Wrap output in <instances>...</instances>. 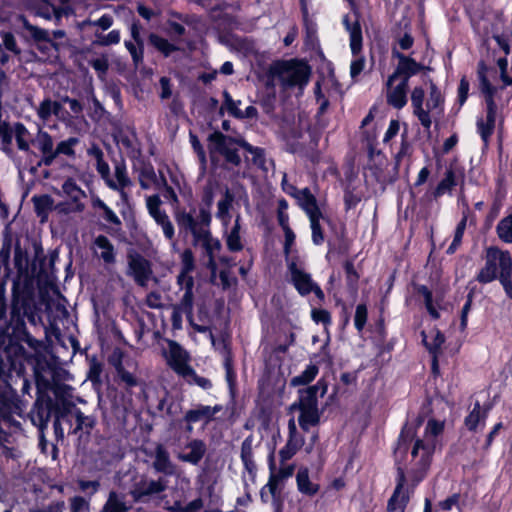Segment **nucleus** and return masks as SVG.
<instances>
[{"instance_id":"nucleus-61","label":"nucleus","mask_w":512,"mask_h":512,"mask_svg":"<svg viewBox=\"0 0 512 512\" xmlns=\"http://www.w3.org/2000/svg\"><path fill=\"white\" fill-rule=\"evenodd\" d=\"M285 481V479L279 478V476L275 475L273 472H270L269 481L265 487H267L272 496L276 498L280 496Z\"/></svg>"},{"instance_id":"nucleus-42","label":"nucleus","mask_w":512,"mask_h":512,"mask_svg":"<svg viewBox=\"0 0 512 512\" xmlns=\"http://www.w3.org/2000/svg\"><path fill=\"white\" fill-rule=\"evenodd\" d=\"M14 139L19 150L24 152L30 150L31 134L22 123L14 124Z\"/></svg>"},{"instance_id":"nucleus-40","label":"nucleus","mask_w":512,"mask_h":512,"mask_svg":"<svg viewBox=\"0 0 512 512\" xmlns=\"http://www.w3.org/2000/svg\"><path fill=\"white\" fill-rule=\"evenodd\" d=\"M226 245L229 251L239 252L243 249L242 238L240 235V217L235 220L234 226L226 234Z\"/></svg>"},{"instance_id":"nucleus-50","label":"nucleus","mask_w":512,"mask_h":512,"mask_svg":"<svg viewBox=\"0 0 512 512\" xmlns=\"http://www.w3.org/2000/svg\"><path fill=\"white\" fill-rule=\"evenodd\" d=\"M312 230V240L316 245H320L324 242V234L320 221L325 220L323 213H318L313 216H309Z\"/></svg>"},{"instance_id":"nucleus-35","label":"nucleus","mask_w":512,"mask_h":512,"mask_svg":"<svg viewBox=\"0 0 512 512\" xmlns=\"http://www.w3.org/2000/svg\"><path fill=\"white\" fill-rule=\"evenodd\" d=\"M23 27L30 34V36L41 44L38 45L39 49L47 48L49 45L55 46L50 38V34L47 30L41 29L37 26L30 24L26 19L23 18Z\"/></svg>"},{"instance_id":"nucleus-27","label":"nucleus","mask_w":512,"mask_h":512,"mask_svg":"<svg viewBox=\"0 0 512 512\" xmlns=\"http://www.w3.org/2000/svg\"><path fill=\"white\" fill-rule=\"evenodd\" d=\"M489 407H481L479 402L474 404L473 409L465 418V426L471 432L482 430L485 426L489 413Z\"/></svg>"},{"instance_id":"nucleus-41","label":"nucleus","mask_w":512,"mask_h":512,"mask_svg":"<svg viewBox=\"0 0 512 512\" xmlns=\"http://www.w3.org/2000/svg\"><path fill=\"white\" fill-rule=\"evenodd\" d=\"M268 465L270 472H273L275 475L279 476V478H283L285 480L290 478L295 470V465L289 462L279 461V467H276L273 452L268 457Z\"/></svg>"},{"instance_id":"nucleus-34","label":"nucleus","mask_w":512,"mask_h":512,"mask_svg":"<svg viewBox=\"0 0 512 512\" xmlns=\"http://www.w3.org/2000/svg\"><path fill=\"white\" fill-rule=\"evenodd\" d=\"M32 202L34 204V210L41 222H45L48 219L49 213L54 210V201L49 195L33 196Z\"/></svg>"},{"instance_id":"nucleus-5","label":"nucleus","mask_w":512,"mask_h":512,"mask_svg":"<svg viewBox=\"0 0 512 512\" xmlns=\"http://www.w3.org/2000/svg\"><path fill=\"white\" fill-rule=\"evenodd\" d=\"M174 218L179 232L185 236L191 235L192 239L210 230L212 220L211 212L207 207H177L174 211Z\"/></svg>"},{"instance_id":"nucleus-24","label":"nucleus","mask_w":512,"mask_h":512,"mask_svg":"<svg viewBox=\"0 0 512 512\" xmlns=\"http://www.w3.org/2000/svg\"><path fill=\"white\" fill-rule=\"evenodd\" d=\"M35 145L41 153L40 163L51 166L55 161V148L52 136L40 130L35 139Z\"/></svg>"},{"instance_id":"nucleus-57","label":"nucleus","mask_w":512,"mask_h":512,"mask_svg":"<svg viewBox=\"0 0 512 512\" xmlns=\"http://www.w3.org/2000/svg\"><path fill=\"white\" fill-rule=\"evenodd\" d=\"M14 266L18 271L19 275H22L27 271L28 268V257L19 245L16 246L14 251Z\"/></svg>"},{"instance_id":"nucleus-37","label":"nucleus","mask_w":512,"mask_h":512,"mask_svg":"<svg viewBox=\"0 0 512 512\" xmlns=\"http://www.w3.org/2000/svg\"><path fill=\"white\" fill-rule=\"evenodd\" d=\"M443 97L440 90L434 83L430 85L429 98L426 102L425 111H429V116L432 118L436 114H441L443 111L442 108Z\"/></svg>"},{"instance_id":"nucleus-63","label":"nucleus","mask_w":512,"mask_h":512,"mask_svg":"<svg viewBox=\"0 0 512 512\" xmlns=\"http://www.w3.org/2000/svg\"><path fill=\"white\" fill-rule=\"evenodd\" d=\"M89 64L97 72L99 78L103 79L107 73L109 64L106 56L97 57L89 60Z\"/></svg>"},{"instance_id":"nucleus-25","label":"nucleus","mask_w":512,"mask_h":512,"mask_svg":"<svg viewBox=\"0 0 512 512\" xmlns=\"http://www.w3.org/2000/svg\"><path fill=\"white\" fill-rule=\"evenodd\" d=\"M459 172L456 168L450 167L446 170L444 178L439 182L436 188L425 194L428 200L437 199L447 192H450L453 187L458 184Z\"/></svg>"},{"instance_id":"nucleus-7","label":"nucleus","mask_w":512,"mask_h":512,"mask_svg":"<svg viewBox=\"0 0 512 512\" xmlns=\"http://www.w3.org/2000/svg\"><path fill=\"white\" fill-rule=\"evenodd\" d=\"M288 270L291 282L301 296H307L310 293H314L320 302L324 301L325 295L323 290L316 282L313 281L311 274L305 270L301 262L292 258L288 261Z\"/></svg>"},{"instance_id":"nucleus-13","label":"nucleus","mask_w":512,"mask_h":512,"mask_svg":"<svg viewBox=\"0 0 512 512\" xmlns=\"http://www.w3.org/2000/svg\"><path fill=\"white\" fill-rule=\"evenodd\" d=\"M105 184L120 194L123 203L127 204L129 202V190L133 186V182L128 175L127 167L123 161L115 163L113 175L110 174Z\"/></svg>"},{"instance_id":"nucleus-62","label":"nucleus","mask_w":512,"mask_h":512,"mask_svg":"<svg viewBox=\"0 0 512 512\" xmlns=\"http://www.w3.org/2000/svg\"><path fill=\"white\" fill-rule=\"evenodd\" d=\"M96 43L101 46H109L118 44L120 41V32L118 30H112L108 34H96Z\"/></svg>"},{"instance_id":"nucleus-10","label":"nucleus","mask_w":512,"mask_h":512,"mask_svg":"<svg viewBox=\"0 0 512 512\" xmlns=\"http://www.w3.org/2000/svg\"><path fill=\"white\" fill-rule=\"evenodd\" d=\"M343 22L350 36V47L354 56L351 62L350 73L351 77L355 79L360 75L365 66L364 57L359 55V52L362 48V30L357 20L350 22L348 15L344 17Z\"/></svg>"},{"instance_id":"nucleus-48","label":"nucleus","mask_w":512,"mask_h":512,"mask_svg":"<svg viewBox=\"0 0 512 512\" xmlns=\"http://www.w3.org/2000/svg\"><path fill=\"white\" fill-rule=\"evenodd\" d=\"M79 144L77 137H70L66 140L59 142L55 148V158L58 155H65L69 158H75V146Z\"/></svg>"},{"instance_id":"nucleus-2","label":"nucleus","mask_w":512,"mask_h":512,"mask_svg":"<svg viewBox=\"0 0 512 512\" xmlns=\"http://www.w3.org/2000/svg\"><path fill=\"white\" fill-rule=\"evenodd\" d=\"M243 139H236L216 131L208 137V152L211 162L215 166L233 169L241 164L239 147L242 148Z\"/></svg>"},{"instance_id":"nucleus-45","label":"nucleus","mask_w":512,"mask_h":512,"mask_svg":"<svg viewBox=\"0 0 512 512\" xmlns=\"http://www.w3.org/2000/svg\"><path fill=\"white\" fill-rule=\"evenodd\" d=\"M149 41L151 45L155 47L159 52H161L165 57L170 56L173 52L178 50L176 45L170 43L167 39L156 34H151Z\"/></svg>"},{"instance_id":"nucleus-17","label":"nucleus","mask_w":512,"mask_h":512,"mask_svg":"<svg viewBox=\"0 0 512 512\" xmlns=\"http://www.w3.org/2000/svg\"><path fill=\"white\" fill-rule=\"evenodd\" d=\"M222 410L221 405L209 406L203 404H196L191 409L187 410L184 414L183 421L189 423H202L207 426L214 420L215 415Z\"/></svg>"},{"instance_id":"nucleus-52","label":"nucleus","mask_w":512,"mask_h":512,"mask_svg":"<svg viewBox=\"0 0 512 512\" xmlns=\"http://www.w3.org/2000/svg\"><path fill=\"white\" fill-rule=\"evenodd\" d=\"M466 224H467V217L463 216L461 221L456 226V229H455V232H454L453 241H452V243L450 244V246L447 249V253L448 254L455 253L456 250L460 247V245L462 243V238H463V235H464V231L466 229Z\"/></svg>"},{"instance_id":"nucleus-36","label":"nucleus","mask_w":512,"mask_h":512,"mask_svg":"<svg viewBox=\"0 0 512 512\" xmlns=\"http://www.w3.org/2000/svg\"><path fill=\"white\" fill-rule=\"evenodd\" d=\"M14 125L0 122V141L2 151L9 157L14 156L13 149Z\"/></svg>"},{"instance_id":"nucleus-11","label":"nucleus","mask_w":512,"mask_h":512,"mask_svg":"<svg viewBox=\"0 0 512 512\" xmlns=\"http://www.w3.org/2000/svg\"><path fill=\"white\" fill-rule=\"evenodd\" d=\"M167 486L168 481L164 477H159L154 480L145 476H140L133 483L130 494L134 501L144 502L147 498L165 491Z\"/></svg>"},{"instance_id":"nucleus-18","label":"nucleus","mask_w":512,"mask_h":512,"mask_svg":"<svg viewBox=\"0 0 512 512\" xmlns=\"http://www.w3.org/2000/svg\"><path fill=\"white\" fill-rule=\"evenodd\" d=\"M392 57L397 59L398 63L391 75L405 79L406 82H409V79L418 74L423 68V66L413 58L404 55L396 49L392 50Z\"/></svg>"},{"instance_id":"nucleus-47","label":"nucleus","mask_w":512,"mask_h":512,"mask_svg":"<svg viewBox=\"0 0 512 512\" xmlns=\"http://www.w3.org/2000/svg\"><path fill=\"white\" fill-rule=\"evenodd\" d=\"M496 232L500 240L505 243H512V214L498 222Z\"/></svg>"},{"instance_id":"nucleus-22","label":"nucleus","mask_w":512,"mask_h":512,"mask_svg":"<svg viewBox=\"0 0 512 512\" xmlns=\"http://www.w3.org/2000/svg\"><path fill=\"white\" fill-rule=\"evenodd\" d=\"M193 292L184 291V294L180 302L173 307L171 313L172 326L175 329L182 327V317L186 315L187 318L191 319L193 316Z\"/></svg>"},{"instance_id":"nucleus-30","label":"nucleus","mask_w":512,"mask_h":512,"mask_svg":"<svg viewBox=\"0 0 512 512\" xmlns=\"http://www.w3.org/2000/svg\"><path fill=\"white\" fill-rule=\"evenodd\" d=\"M295 199L299 206L306 212L308 217L322 212L317 203L316 197L311 193L309 188L300 189Z\"/></svg>"},{"instance_id":"nucleus-9","label":"nucleus","mask_w":512,"mask_h":512,"mask_svg":"<svg viewBox=\"0 0 512 512\" xmlns=\"http://www.w3.org/2000/svg\"><path fill=\"white\" fill-rule=\"evenodd\" d=\"M278 77L285 87L299 86L302 88L308 82L309 67L298 60L284 62L279 66Z\"/></svg>"},{"instance_id":"nucleus-20","label":"nucleus","mask_w":512,"mask_h":512,"mask_svg":"<svg viewBox=\"0 0 512 512\" xmlns=\"http://www.w3.org/2000/svg\"><path fill=\"white\" fill-rule=\"evenodd\" d=\"M67 423L72 428L70 433L72 434H90L91 430L95 426V420L93 417L86 416L78 409H72L66 411Z\"/></svg>"},{"instance_id":"nucleus-4","label":"nucleus","mask_w":512,"mask_h":512,"mask_svg":"<svg viewBox=\"0 0 512 512\" xmlns=\"http://www.w3.org/2000/svg\"><path fill=\"white\" fill-rule=\"evenodd\" d=\"M321 396L326 392V386H321L318 381L315 385L299 390V398L294 402L290 410L299 412L298 423L304 432H308L310 428L319 425L323 411L319 408L318 393Z\"/></svg>"},{"instance_id":"nucleus-28","label":"nucleus","mask_w":512,"mask_h":512,"mask_svg":"<svg viewBox=\"0 0 512 512\" xmlns=\"http://www.w3.org/2000/svg\"><path fill=\"white\" fill-rule=\"evenodd\" d=\"M253 437L248 436L241 444L240 458L243 463L245 471L249 474L252 480L255 479L257 473V464L254 459Z\"/></svg>"},{"instance_id":"nucleus-38","label":"nucleus","mask_w":512,"mask_h":512,"mask_svg":"<svg viewBox=\"0 0 512 512\" xmlns=\"http://www.w3.org/2000/svg\"><path fill=\"white\" fill-rule=\"evenodd\" d=\"M296 481L298 490L301 493L306 494L308 496L315 495L319 490V486L310 481L309 471L307 468H300L298 470L296 475Z\"/></svg>"},{"instance_id":"nucleus-15","label":"nucleus","mask_w":512,"mask_h":512,"mask_svg":"<svg viewBox=\"0 0 512 512\" xmlns=\"http://www.w3.org/2000/svg\"><path fill=\"white\" fill-rule=\"evenodd\" d=\"M479 87L484 95L486 103V117L485 120L495 126L497 119V105L494 96L497 88L491 85L485 74V67L481 66L478 71Z\"/></svg>"},{"instance_id":"nucleus-12","label":"nucleus","mask_w":512,"mask_h":512,"mask_svg":"<svg viewBox=\"0 0 512 512\" xmlns=\"http://www.w3.org/2000/svg\"><path fill=\"white\" fill-rule=\"evenodd\" d=\"M409 82L405 79L390 75L385 84V96L388 105L402 109L408 102Z\"/></svg>"},{"instance_id":"nucleus-43","label":"nucleus","mask_w":512,"mask_h":512,"mask_svg":"<svg viewBox=\"0 0 512 512\" xmlns=\"http://www.w3.org/2000/svg\"><path fill=\"white\" fill-rule=\"evenodd\" d=\"M138 181L142 189L147 190L158 185L157 175L153 166L144 165L138 173Z\"/></svg>"},{"instance_id":"nucleus-64","label":"nucleus","mask_w":512,"mask_h":512,"mask_svg":"<svg viewBox=\"0 0 512 512\" xmlns=\"http://www.w3.org/2000/svg\"><path fill=\"white\" fill-rule=\"evenodd\" d=\"M155 222L162 228L164 236L168 240L172 241L174 239V236H175V229H174V225L171 222L169 216L168 215H162V218L157 220V221H155Z\"/></svg>"},{"instance_id":"nucleus-31","label":"nucleus","mask_w":512,"mask_h":512,"mask_svg":"<svg viewBox=\"0 0 512 512\" xmlns=\"http://www.w3.org/2000/svg\"><path fill=\"white\" fill-rule=\"evenodd\" d=\"M91 206L96 215L103 219L110 226H120L119 217L112 211L99 197L95 196L91 200Z\"/></svg>"},{"instance_id":"nucleus-26","label":"nucleus","mask_w":512,"mask_h":512,"mask_svg":"<svg viewBox=\"0 0 512 512\" xmlns=\"http://www.w3.org/2000/svg\"><path fill=\"white\" fill-rule=\"evenodd\" d=\"M94 254L101 259L106 265L116 262V254L111 241L104 235H99L93 242Z\"/></svg>"},{"instance_id":"nucleus-53","label":"nucleus","mask_w":512,"mask_h":512,"mask_svg":"<svg viewBox=\"0 0 512 512\" xmlns=\"http://www.w3.org/2000/svg\"><path fill=\"white\" fill-rule=\"evenodd\" d=\"M32 2L33 4L38 5L35 10L36 15L45 19H51L53 15H56L58 19L60 18L56 8L46 0H32Z\"/></svg>"},{"instance_id":"nucleus-29","label":"nucleus","mask_w":512,"mask_h":512,"mask_svg":"<svg viewBox=\"0 0 512 512\" xmlns=\"http://www.w3.org/2000/svg\"><path fill=\"white\" fill-rule=\"evenodd\" d=\"M153 468L164 475L175 473V465L170 459L169 452L163 445H157L154 452Z\"/></svg>"},{"instance_id":"nucleus-32","label":"nucleus","mask_w":512,"mask_h":512,"mask_svg":"<svg viewBox=\"0 0 512 512\" xmlns=\"http://www.w3.org/2000/svg\"><path fill=\"white\" fill-rule=\"evenodd\" d=\"M62 114V104L57 101H52L50 98H45L37 108V115L44 122L48 121L52 115L64 120V116Z\"/></svg>"},{"instance_id":"nucleus-51","label":"nucleus","mask_w":512,"mask_h":512,"mask_svg":"<svg viewBox=\"0 0 512 512\" xmlns=\"http://www.w3.org/2000/svg\"><path fill=\"white\" fill-rule=\"evenodd\" d=\"M223 98L224 101L221 107V111L225 109L233 117L243 119V111L239 109L241 101H234L226 90L223 92Z\"/></svg>"},{"instance_id":"nucleus-60","label":"nucleus","mask_w":512,"mask_h":512,"mask_svg":"<svg viewBox=\"0 0 512 512\" xmlns=\"http://www.w3.org/2000/svg\"><path fill=\"white\" fill-rule=\"evenodd\" d=\"M70 512H89L90 500L82 496H74L69 499Z\"/></svg>"},{"instance_id":"nucleus-54","label":"nucleus","mask_w":512,"mask_h":512,"mask_svg":"<svg viewBox=\"0 0 512 512\" xmlns=\"http://www.w3.org/2000/svg\"><path fill=\"white\" fill-rule=\"evenodd\" d=\"M417 293L423 297L426 309L431 315V317L434 319H438L440 315L438 313L437 308L433 304V297L431 291L426 286L420 285L417 288Z\"/></svg>"},{"instance_id":"nucleus-39","label":"nucleus","mask_w":512,"mask_h":512,"mask_svg":"<svg viewBox=\"0 0 512 512\" xmlns=\"http://www.w3.org/2000/svg\"><path fill=\"white\" fill-rule=\"evenodd\" d=\"M52 416V402L48 401L47 403L38 404L36 403V411L33 415V422L39 426V429L42 431L46 429L48 423Z\"/></svg>"},{"instance_id":"nucleus-44","label":"nucleus","mask_w":512,"mask_h":512,"mask_svg":"<svg viewBox=\"0 0 512 512\" xmlns=\"http://www.w3.org/2000/svg\"><path fill=\"white\" fill-rule=\"evenodd\" d=\"M305 443L303 435L298 431L294 417L288 421V439L286 444L300 450Z\"/></svg>"},{"instance_id":"nucleus-33","label":"nucleus","mask_w":512,"mask_h":512,"mask_svg":"<svg viewBox=\"0 0 512 512\" xmlns=\"http://www.w3.org/2000/svg\"><path fill=\"white\" fill-rule=\"evenodd\" d=\"M130 507L125 502L123 494L110 491L108 498L99 512H129Z\"/></svg>"},{"instance_id":"nucleus-23","label":"nucleus","mask_w":512,"mask_h":512,"mask_svg":"<svg viewBox=\"0 0 512 512\" xmlns=\"http://www.w3.org/2000/svg\"><path fill=\"white\" fill-rule=\"evenodd\" d=\"M424 97V89L420 86L414 87L411 92V105L413 108V114L418 118L424 129L429 131L432 125V120L429 116V111H425L423 106Z\"/></svg>"},{"instance_id":"nucleus-55","label":"nucleus","mask_w":512,"mask_h":512,"mask_svg":"<svg viewBox=\"0 0 512 512\" xmlns=\"http://www.w3.org/2000/svg\"><path fill=\"white\" fill-rule=\"evenodd\" d=\"M117 376L120 379L121 383L125 385V388L128 390L129 388L135 387L138 385V379L133 374L128 372L121 363H118L116 366Z\"/></svg>"},{"instance_id":"nucleus-19","label":"nucleus","mask_w":512,"mask_h":512,"mask_svg":"<svg viewBox=\"0 0 512 512\" xmlns=\"http://www.w3.org/2000/svg\"><path fill=\"white\" fill-rule=\"evenodd\" d=\"M181 271L177 277V283L183 291L193 292L194 279L192 272L195 269L194 255L191 249H185L181 256Z\"/></svg>"},{"instance_id":"nucleus-1","label":"nucleus","mask_w":512,"mask_h":512,"mask_svg":"<svg viewBox=\"0 0 512 512\" xmlns=\"http://www.w3.org/2000/svg\"><path fill=\"white\" fill-rule=\"evenodd\" d=\"M443 424L431 419L424 434L415 439V428L405 425L394 451L396 487L387 503L388 512H404L417 485L425 478Z\"/></svg>"},{"instance_id":"nucleus-59","label":"nucleus","mask_w":512,"mask_h":512,"mask_svg":"<svg viewBox=\"0 0 512 512\" xmlns=\"http://www.w3.org/2000/svg\"><path fill=\"white\" fill-rule=\"evenodd\" d=\"M242 148L245 149L247 152H249L252 155L253 162L255 165H257L260 168H264L265 155H264L263 149L258 148V147H253L246 141L242 142Z\"/></svg>"},{"instance_id":"nucleus-8","label":"nucleus","mask_w":512,"mask_h":512,"mask_svg":"<svg viewBox=\"0 0 512 512\" xmlns=\"http://www.w3.org/2000/svg\"><path fill=\"white\" fill-rule=\"evenodd\" d=\"M62 191L67 200L55 204L54 210L57 214L69 215L82 213L85 210L86 193L73 179L69 178L63 183Z\"/></svg>"},{"instance_id":"nucleus-3","label":"nucleus","mask_w":512,"mask_h":512,"mask_svg":"<svg viewBox=\"0 0 512 512\" xmlns=\"http://www.w3.org/2000/svg\"><path fill=\"white\" fill-rule=\"evenodd\" d=\"M163 355L170 368L189 385H197L204 390L212 387L210 379L198 375L190 366L189 353L173 340H167V348L164 349Z\"/></svg>"},{"instance_id":"nucleus-58","label":"nucleus","mask_w":512,"mask_h":512,"mask_svg":"<svg viewBox=\"0 0 512 512\" xmlns=\"http://www.w3.org/2000/svg\"><path fill=\"white\" fill-rule=\"evenodd\" d=\"M411 144L408 141V130L405 125L404 131L401 133V145L400 149L395 156L396 163L399 165L402 159L411 153Z\"/></svg>"},{"instance_id":"nucleus-46","label":"nucleus","mask_w":512,"mask_h":512,"mask_svg":"<svg viewBox=\"0 0 512 512\" xmlns=\"http://www.w3.org/2000/svg\"><path fill=\"white\" fill-rule=\"evenodd\" d=\"M319 372V368L315 364H310L306 369L299 375L291 379L292 386L307 385L312 382Z\"/></svg>"},{"instance_id":"nucleus-6","label":"nucleus","mask_w":512,"mask_h":512,"mask_svg":"<svg viewBox=\"0 0 512 512\" xmlns=\"http://www.w3.org/2000/svg\"><path fill=\"white\" fill-rule=\"evenodd\" d=\"M509 272H512L510 252L491 246L486 250L485 266L479 271L476 279L482 284H487L497 278L501 281Z\"/></svg>"},{"instance_id":"nucleus-49","label":"nucleus","mask_w":512,"mask_h":512,"mask_svg":"<svg viewBox=\"0 0 512 512\" xmlns=\"http://www.w3.org/2000/svg\"><path fill=\"white\" fill-rule=\"evenodd\" d=\"M162 201L159 195H151L146 197V207L150 216L157 221L162 215H167L166 211L161 208Z\"/></svg>"},{"instance_id":"nucleus-56","label":"nucleus","mask_w":512,"mask_h":512,"mask_svg":"<svg viewBox=\"0 0 512 512\" xmlns=\"http://www.w3.org/2000/svg\"><path fill=\"white\" fill-rule=\"evenodd\" d=\"M494 129L495 126L486 121L484 118L477 120V130L486 147L488 146L490 138L494 133Z\"/></svg>"},{"instance_id":"nucleus-16","label":"nucleus","mask_w":512,"mask_h":512,"mask_svg":"<svg viewBox=\"0 0 512 512\" xmlns=\"http://www.w3.org/2000/svg\"><path fill=\"white\" fill-rule=\"evenodd\" d=\"M128 266L134 281L139 286H146L152 275L149 261L139 254H133L128 257Z\"/></svg>"},{"instance_id":"nucleus-21","label":"nucleus","mask_w":512,"mask_h":512,"mask_svg":"<svg viewBox=\"0 0 512 512\" xmlns=\"http://www.w3.org/2000/svg\"><path fill=\"white\" fill-rule=\"evenodd\" d=\"M206 450L207 447L203 440L191 439L181 448L177 458L180 461L197 465L203 459Z\"/></svg>"},{"instance_id":"nucleus-14","label":"nucleus","mask_w":512,"mask_h":512,"mask_svg":"<svg viewBox=\"0 0 512 512\" xmlns=\"http://www.w3.org/2000/svg\"><path fill=\"white\" fill-rule=\"evenodd\" d=\"M192 244L194 246H200L203 249L205 257L207 258L206 266L211 271L212 276H215L217 273L216 258L222 249L220 241L214 238L211 231L208 230L192 239Z\"/></svg>"}]
</instances>
